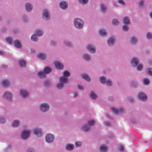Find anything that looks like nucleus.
<instances>
[{"label":"nucleus","instance_id":"nucleus-1","mask_svg":"<svg viewBox=\"0 0 152 152\" xmlns=\"http://www.w3.org/2000/svg\"><path fill=\"white\" fill-rule=\"evenodd\" d=\"M74 24L77 28L80 29L83 27L84 23L82 20L78 18L75 20Z\"/></svg>","mask_w":152,"mask_h":152},{"label":"nucleus","instance_id":"nucleus-2","mask_svg":"<svg viewBox=\"0 0 152 152\" xmlns=\"http://www.w3.org/2000/svg\"><path fill=\"white\" fill-rule=\"evenodd\" d=\"M55 138L54 136L52 134L48 133L45 136V140L48 143L52 142Z\"/></svg>","mask_w":152,"mask_h":152},{"label":"nucleus","instance_id":"nucleus-3","mask_svg":"<svg viewBox=\"0 0 152 152\" xmlns=\"http://www.w3.org/2000/svg\"><path fill=\"white\" fill-rule=\"evenodd\" d=\"M50 108V106L48 104L43 103L41 104L39 107L40 110L43 112L47 111Z\"/></svg>","mask_w":152,"mask_h":152},{"label":"nucleus","instance_id":"nucleus-4","mask_svg":"<svg viewBox=\"0 0 152 152\" xmlns=\"http://www.w3.org/2000/svg\"><path fill=\"white\" fill-rule=\"evenodd\" d=\"M138 98L144 102L147 99L148 97L144 93L142 92H140L138 93Z\"/></svg>","mask_w":152,"mask_h":152},{"label":"nucleus","instance_id":"nucleus-5","mask_svg":"<svg viewBox=\"0 0 152 152\" xmlns=\"http://www.w3.org/2000/svg\"><path fill=\"white\" fill-rule=\"evenodd\" d=\"M30 134L31 132L30 130H25L22 132L21 137L23 139H26L28 137Z\"/></svg>","mask_w":152,"mask_h":152},{"label":"nucleus","instance_id":"nucleus-6","mask_svg":"<svg viewBox=\"0 0 152 152\" xmlns=\"http://www.w3.org/2000/svg\"><path fill=\"white\" fill-rule=\"evenodd\" d=\"M12 93L8 91H7L4 92L3 97L4 98L6 99L9 100H11L12 98Z\"/></svg>","mask_w":152,"mask_h":152},{"label":"nucleus","instance_id":"nucleus-7","mask_svg":"<svg viewBox=\"0 0 152 152\" xmlns=\"http://www.w3.org/2000/svg\"><path fill=\"white\" fill-rule=\"evenodd\" d=\"M34 133L38 137H40L43 135L41 129L39 128H35L34 131Z\"/></svg>","mask_w":152,"mask_h":152},{"label":"nucleus","instance_id":"nucleus-8","mask_svg":"<svg viewBox=\"0 0 152 152\" xmlns=\"http://www.w3.org/2000/svg\"><path fill=\"white\" fill-rule=\"evenodd\" d=\"M56 68L58 69H63L64 68V65L58 61H55L54 62Z\"/></svg>","mask_w":152,"mask_h":152},{"label":"nucleus","instance_id":"nucleus-9","mask_svg":"<svg viewBox=\"0 0 152 152\" xmlns=\"http://www.w3.org/2000/svg\"><path fill=\"white\" fill-rule=\"evenodd\" d=\"M139 63V59L136 57H134L131 60V63L133 67H136Z\"/></svg>","mask_w":152,"mask_h":152},{"label":"nucleus","instance_id":"nucleus-10","mask_svg":"<svg viewBox=\"0 0 152 152\" xmlns=\"http://www.w3.org/2000/svg\"><path fill=\"white\" fill-rule=\"evenodd\" d=\"M43 18L48 20L50 18V15L47 10H44L42 15Z\"/></svg>","mask_w":152,"mask_h":152},{"label":"nucleus","instance_id":"nucleus-11","mask_svg":"<svg viewBox=\"0 0 152 152\" xmlns=\"http://www.w3.org/2000/svg\"><path fill=\"white\" fill-rule=\"evenodd\" d=\"M60 81L64 84H66L68 82V78L64 76H61L60 77Z\"/></svg>","mask_w":152,"mask_h":152},{"label":"nucleus","instance_id":"nucleus-12","mask_svg":"<svg viewBox=\"0 0 152 152\" xmlns=\"http://www.w3.org/2000/svg\"><path fill=\"white\" fill-rule=\"evenodd\" d=\"M112 111L115 113L116 114H119L120 113H122L124 111V109L122 108H120L119 110H118L115 107H112Z\"/></svg>","mask_w":152,"mask_h":152},{"label":"nucleus","instance_id":"nucleus-13","mask_svg":"<svg viewBox=\"0 0 152 152\" xmlns=\"http://www.w3.org/2000/svg\"><path fill=\"white\" fill-rule=\"evenodd\" d=\"M59 6L61 9L65 10L67 8L68 4L66 2L62 1L60 3Z\"/></svg>","mask_w":152,"mask_h":152},{"label":"nucleus","instance_id":"nucleus-14","mask_svg":"<svg viewBox=\"0 0 152 152\" xmlns=\"http://www.w3.org/2000/svg\"><path fill=\"white\" fill-rule=\"evenodd\" d=\"M1 85L4 87H8L10 86V83L8 80H4L1 82Z\"/></svg>","mask_w":152,"mask_h":152},{"label":"nucleus","instance_id":"nucleus-15","mask_svg":"<svg viewBox=\"0 0 152 152\" xmlns=\"http://www.w3.org/2000/svg\"><path fill=\"white\" fill-rule=\"evenodd\" d=\"M87 49L89 50V52L91 53H94L96 52V49L94 47H93L92 45H89L87 47Z\"/></svg>","mask_w":152,"mask_h":152},{"label":"nucleus","instance_id":"nucleus-16","mask_svg":"<svg viewBox=\"0 0 152 152\" xmlns=\"http://www.w3.org/2000/svg\"><path fill=\"white\" fill-rule=\"evenodd\" d=\"M96 121L94 120H91L87 121L86 122V124L89 127H91L94 126L95 124Z\"/></svg>","mask_w":152,"mask_h":152},{"label":"nucleus","instance_id":"nucleus-17","mask_svg":"<svg viewBox=\"0 0 152 152\" xmlns=\"http://www.w3.org/2000/svg\"><path fill=\"white\" fill-rule=\"evenodd\" d=\"M14 44L15 47L16 48H22V45L18 40H15L14 42Z\"/></svg>","mask_w":152,"mask_h":152},{"label":"nucleus","instance_id":"nucleus-18","mask_svg":"<svg viewBox=\"0 0 152 152\" xmlns=\"http://www.w3.org/2000/svg\"><path fill=\"white\" fill-rule=\"evenodd\" d=\"M20 94L22 97H25L28 96L29 93L25 90L21 89Z\"/></svg>","mask_w":152,"mask_h":152},{"label":"nucleus","instance_id":"nucleus-19","mask_svg":"<svg viewBox=\"0 0 152 152\" xmlns=\"http://www.w3.org/2000/svg\"><path fill=\"white\" fill-rule=\"evenodd\" d=\"M25 9L27 12H30L32 8V6L29 3H26L25 5Z\"/></svg>","mask_w":152,"mask_h":152},{"label":"nucleus","instance_id":"nucleus-20","mask_svg":"<svg viewBox=\"0 0 152 152\" xmlns=\"http://www.w3.org/2000/svg\"><path fill=\"white\" fill-rule=\"evenodd\" d=\"M74 148V145L71 144H67L66 146V149L69 151H72L73 150Z\"/></svg>","mask_w":152,"mask_h":152},{"label":"nucleus","instance_id":"nucleus-21","mask_svg":"<svg viewBox=\"0 0 152 152\" xmlns=\"http://www.w3.org/2000/svg\"><path fill=\"white\" fill-rule=\"evenodd\" d=\"M82 57L83 59L86 61H89L91 60V56L87 54H84Z\"/></svg>","mask_w":152,"mask_h":152},{"label":"nucleus","instance_id":"nucleus-22","mask_svg":"<svg viewBox=\"0 0 152 152\" xmlns=\"http://www.w3.org/2000/svg\"><path fill=\"white\" fill-rule=\"evenodd\" d=\"M99 149L102 152H106L107 151V147L104 145H102L100 146Z\"/></svg>","mask_w":152,"mask_h":152},{"label":"nucleus","instance_id":"nucleus-23","mask_svg":"<svg viewBox=\"0 0 152 152\" xmlns=\"http://www.w3.org/2000/svg\"><path fill=\"white\" fill-rule=\"evenodd\" d=\"M123 22L124 23L127 25H128L130 22L129 17H125L123 19Z\"/></svg>","mask_w":152,"mask_h":152},{"label":"nucleus","instance_id":"nucleus-24","mask_svg":"<svg viewBox=\"0 0 152 152\" xmlns=\"http://www.w3.org/2000/svg\"><path fill=\"white\" fill-rule=\"evenodd\" d=\"M19 64L20 66L24 68L26 66V62L23 60H20Z\"/></svg>","mask_w":152,"mask_h":152},{"label":"nucleus","instance_id":"nucleus-25","mask_svg":"<svg viewBox=\"0 0 152 152\" xmlns=\"http://www.w3.org/2000/svg\"><path fill=\"white\" fill-rule=\"evenodd\" d=\"M90 129V127L87 125L86 123L85 125H84L82 127V129L85 132H87L89 131Z\"/></svg>","mask_w":152,"mask_h":152},{"label":"nucleus","instance_id":"nucleus-26","mask_svg":"<svg viewBox=\"0 0 152 152\" xmlns=\"http://www.w3.org/2000/svg\"><path fill=\"white\" fill-rule=\"evenodd\" d=\"M19 123L20 122L18 120H14L13 122L12 126L13 127H18L19 126Z\"/></svg>","mask_w":152,"mask_h":152},{"label":"nucleus","instance_id":"nucleus-27","mask_svg":"<svg viewBox=\"0 0 152 152\" xmlns=\"http://www.w3.org/2000/svg\"><path fill=\"white\" fill-rule=\"evenodd\" d=\"M51 71V69L48 67H46L44 70V72L46 74H48Z\"/></svg>","mask_w":152,"mask_h":152},{"label":"nucleus","instance_id":"nucleus-28","mask_svg":"<svg viewBox=\"0 0 152 152\" xmlns=\"http://www.w3.org/2000/svg\"><path fill=\"white\" fill-rule=\"evenodd\" d=\"M114 42V39L113 37L110 38L107 41V43L109 45H111Z\"/></svg>","mask_w":152,"mask_h":152},{"label":"nucleus","instance_id":"nucleus-29","mask_svg":"<svg viewBox=\"0 0 152 152\" xmlns=\"http://www.w3.org/2000/svg\"><path fill=\"white\" fill-rule=\"evenodd\" d=\"M38 57L41 60H44L46 58L45 55L42 53H39L37 55Z\"/></svg>","mask_w":152,"mask_h":152},{"label":"nucleus","instance_id":"nucleus-30","mask_svg":"<svg viewBox=\"0 0 152 152\" xmlns=\"http://www.w3.org/2000/svg\"><path fill=\"white\" fill-rule=\"evenodd\" d=\"M90 97L93 99H95L97 97V95L93 91H91L90 94Z\"/></svg>","mask_w":152,"mask_h":152},{"label":"nucleus","instance_id":"nucleus-31","mask_svg":"<svg viewBox=\"0 0 152 152\" xmlns=\"http://www.w3.org/2000/svg\"><path fill=\"white\" fill-rule=\"evenodd\" d=\"M107 9V7L103 4H101V11L103 13H106V10Z\"/></svg>","mask_w":152,"mask_h":152},{"label":"nucleus","instance_id":"nucleus-32","mask_svg":"<svg viewBox=\"0 0 152 152\" xmlns=\"http://www.w3.org/2000/svg\"><path fill=\"white\" fill-rule=\"evenodd\" d=\"M137 41V39L135 36H133L131 38V43L133 44H135Z\"/></svg>","mask_w":152,"mask_h":152},{"label":"nucleus","instance_id":"nucleus-33","mask_svg":"<svg viewBox=\"0 0 152 152\" xmlns=\"http://www.w3.org/2000/svg\"><path fill=\"white\" fill-rule=\"evenodd\" d=\"M36 34L39 37L42 36L43 34V32L40 30H37L36 31Z\"/></svg>","mask_w":152,"mask_h":152},{"label":"nucleus","instance_id":"nucleus-34","mask_svg":"<svg viewBox=\"0 0 152 152\" xmlns=\"http://www.w3.org/2000/svg\"><path fill=\"white\" fill-rule=\"evenodd\" d=\"M100 34L102 36H105L106 35V32L105 30L103 29H101L99 30Z\"/></svg>","mask_w":152,"mask_h":152},{"label":"nucleus","instance_id":"nucleus-35","mask_svg":"<svg viewBox=\"0 0 152 152\" xmlns=\"http://www.w3.org/2000/svg\"><path fill=\"white\" fill-rule=\"evenodd\" d=\"M31 40L34 42H37L38 40V38L36 34L33 35L31 37Z\"/></svg>","mask_w":152,"mask_h":152},{"label":"nucleus","instance_id":"nucleus-36","mask_svg":"<svg viewBox=\"0 0 152 152\" xmlns=\"http://www.w3.org/2000/svg\"><path fill=\"white\" fill-rule=\"evenodd\" d=\"M82 77L86 80L88 82H90L91 79L87 75L84 74L82 75Z\"/></svg>","mask_w":152,"mask_h":152},{"label":"nucleus","instance_id":"nucleus-37","mask_svg":"<svg viewBox=\"0 0 152 152\" xmlns=\"http://www.w3.org/2000/svg\"><path fill=\"white\" fill-rule=\"evenodd\" d=\"M143 82L144 85H147L150 84V81L147 78H144L143 79Z\"/></svg>","mask_w":152,"mask_h":152},{"label":"nucleus","instance_id":"nucleus-38","mask_svg":"<svg viewBox=\"0 0 152 152\" xmlns=\"http://www.w3.org/2000/svg\"><path fill=\"white\" fill-rule=\"evenodd\" d=\"M100 80L101 83L102 84L105 83L107 80L105 77L103 76L100 77Z\"/></svg>","mask_w":152,"mask_h":152},{"label":"nucleus","instance_id":"nucleus-39","mask_svg":"<svg viewBox=\"0 0 152 152\" xmlns=\"http://www.w3.org/2000/svg\"><path fill=\"white\" fill-rule=\"evenodd\" d=\"M63 76H64L65 77H66L67 78V77H69L70 75V72L68 71H65L64 72H63Z\"/></svg>","mask_w":152,"mask_h":152},{"label":"nucleus","instance_id":"nucleus-40","mask_svg":"<svg viewBox=\"0 0 152 152\" xmlns=\"http://www.w3.org/2000/svg\"><path fill=\"white\" fill-rule=\"evenodd\" d=\"M106 85L108 86H111L112 84V81L110 79H107V80L105 83Z\"/></svg>","mask_w":152,"mask_h":152},{"label":"nucleus","instance_id":"nucleus-41","mask_svg":"<svg viewBox=\"0 0 152 152\" xmlns=\"http://www.w3.org/2000/svg\"><path fill=\"white\" fill-rule=\"evenodd\" d=\"M45 74L44 72H39L38 73V75L40 77H45Z\"/></svg>","mask_w":152,"mask_h":152},{"label":"nucleus","instance_id":"nucleus-42","mask_svg":"<svg viewBox=\"0 0 152 152\" xmlns=\"http://www.w3.org/2000/svg\"><path fill=\"white\" fill-rule=\"evenodd\" d=\"M64 84L62 83H58L57 85V87L59 89H61L63 87H64Z\"/></svg>","mask_w":152,"mask_h":152},{"label":"nucleus","instance_id":"nucleus-43","mask_svg":"<svg viewBox=\"0 0 152 152\" xmlns=\"http://www.w3.org/2000/svg\"><path fill=\"white\" fill-rule=\"evenodd\" d=\"M143 67V66L142 64H140L138 65H137V70L138 71H141Z\"/></svg>","mask_w":152,"mask_h":152},{"label":"nucleus","instance_id":"nucleus-44","mask_svg":"<svg viewBox=\"0 0 152 152\" xmlns=\"http://www.w3.org/2000/svg\"><path fill=\"white\" fill-rule=\"evenodd\" d=\"M6 41L10 44H11L12 40L11 37H8L6 39Z\"/></svg>","mask_w":152,"mask_h":152},{"label":"nucleus","instance_id":"nucleus-45","mask_svg":"<svg viewBox=\"0 0 152 152\" xmlns=\"http://www.w3.org/2000/svg\"><path fill=\"white\" fill-rule=\"evenodd\" d=\"M146 37L148 39L152 38V34L150 32H148L146 35Z\"/></svg>","mask_w":152,"mask_h":152},{"label":"nucleus","instance_id":"nucleus-46","mask_svg":"<svg viewBox=\"0 0 152 152\" xmlns=\"http://www.w3.org/2000/svg\"><path fill=\"white\" fill-rule=\"evenodd\" d=\"M112 23L114 25H117L119 23V22L117 19H114L113 20Z\"/></svg>","mask_w":152,"mask_h":152},{"label":"nucleus","instance_id":"nucleus-47","mask_svg":"<svg viewBox=\"0 0 152 152\" xmlns=\"http://www.w3.org/2000/svg\"><path fill=\"white\" fill-rule=\"evenodd\" d=\"M148 74L151 76H152V69L149 68L148 70Z\"/></svg>","mask_w":152,"mask_h":152},{"label":"nucleus","instance_id":"nucleus-48","mask_svg":"<svg viewBox=\"0 0 152 152\" xmlns=\"http://www.w3.org/2000/svg\"><path fill=\"white\" fill-rule=\"evenodd\" d=\"M118 149L120 151H123L124 150V148L122 146L120 145L118 147Z\"/></svg>","mask_w":152,"mask_h":152},{"label":"nucleus","instance_id":"nucleus-49","mask_svg":"<svg viewBox=\"0 0 152 152\" xmlns=\"http://www.w3.org/2000/svg\"><path fill=\"white\" fill-rule=\"evenodd\" d=\"M75 145L77 147L80 146L82 145V142H75Z\"/></svg>","mask_w":152,"mask_h":152},{"label":"nucleus","instance_id":"nucleus-50","mask_svg":"<svg viewBox=\"0 0 152 152\" xmlns=\"http://www.w3.org/2000/svg\"><path fill=\"white\" fill-rule=\"evenodd\" d=\"M88 0H79V2L80 3L83 4H85L88 2Z\"/></svg>","mask_w":152,"mask_h":152},{"label":"nucleus","instance_id":"nucleus-51","mask_svg":"<svg viewBox=\"0 0 152 152\" xmlns=\"http://www.w3.org/2000/svg\"><path fill=\"white\" fill-rule=\"evenodd\" d=\"M123 29L124 31H126L128 30L129 28L126 25H124L123 26Z\"/></svg>","mask_w":152,"mask_h":152},{"label":"nucleus","instance_id":"nucleus-52","mask_svg":"<svg viewBox=\"0 0 152 152\" xmlns=\"http://www.w3.org/2000/svg\"><path fill=\"white\" fill-rule=\"evenodd\" d=\"M118 2L119 3L124 5H125V2L123 0H118Z\"/></svg>","mask_w":152,"mask_h":152},{"label":"nucleus","instance_id":"nucleus-53","mask_svg":"<svg viewBox=\"0 0 152 152\" xmlns=\"http://www.w3.org/2000/svg\"><path fill=\"white\" fill-rule=\"evenodd\" d=\"M137 86V84L136 83L133 82L132 83L131 87H135Z\"/></svg>","mask_w":152,"mask_h":152},{"label":"nucleus","instance_id":"nucleus-54","mask_svg":"<svg viewBox=\"0 0 152 152\" xmlns=\"http://www.w3.org/2000/svg\"><path fill=\"white\" fill-rule=\"evenodd\" d=\"M5 120L4 118H0V123L1 124H4L5 123Z\"/></svg>","mask_w":152,"mask_h":152},{"label":"nucleus","instance_id":"nucleus-55","mask_svg":"<svg viewBox=\"0 0 152 152\" xmlns=\"http://www.w3.org/2000/svg\"><path fill=\"white\" fill-rule=\"evenodd\" d=\"M144 4V1L143 0H141L140 1L139 5L140 7H142Z\"/></svg>","mask_w":152,"mask_h":152},{"label":"nucleus","instance_id":"nucleus-56","mask_svg":"<svg viewBox=\"0 0 152 152\" xmlns=\"http://www.w3.org/2000/svg\"><path fill=\"white\" fill-rule=\"evenodd\" d=\"M65 43L66 44V45H67L68 46H70L71 45V43L67 41L65 42Z\"/></svg>","mask_w":152,"mask_h":152},{"label":"nucleus","instance_id":"nucleus-57","mask_svg":"<svg viewBox=\"0 0 152 152\" xmlns=\"http://www.w3.org/2000/svg\"><path fill=\"white\" fill-rule=\"evenodd\" d=\"M50 83V82L49 81H48V80L45 81L44 82L45 85L46 86H48V85Z\"/></svg>","mask_w":152,"mask_h":152},{"label":"nucleus","instance_id":"nucleus-58","mask_svg":"<svg viewBox=\"0 0 152 152\" xmlns=\"http://www.w3.org/2000/svg\"><path fill=\"white\" fill-rule=\"evenodd\" d=\"M128 101L131 102H133L134 101V99L131 97H129L128 98Z\"/></svg>","mask_w":152,"mask_h":152},{"label":"nucleus","instance_id":"nucleus-59","mask_svg":"<svg viewBox=\"0 0 152 152\" xmlns=\"http://www.w3.org/2000/svg\"><path fill=\"white\" fill-rule=\"evenodd\" d=\"M73 96L74 97H75L77 96L78 94L76 92H73Z\"/></svg>","mask_w":152,"mask_h":152},{"label":"nucleus","instance_id":"nucleus-60","mask_svg":"<svg viewBox=\"0 0 152 152\" xmlns=\"http://www.w3.org/2000/svg\"><path fill=\"white\" fill-rule=\"evenodd\" d=\"M78 88L80 90H84V89L83 88V87L80 85H79L78 86Z\"/></svg>","mask_w":152,"mask_h":152},{"label":"nucleus","instance_id":"nucleus-61","mask_svg":"<svg viewBox=\"0 0 152 152\" xmlns=\"http://www.w3.org/2000/svg\"><path fill=\"white\" fill-rule=\"evenodd\" d=\"M105 125L107 126H110V123L108 122H105Z\"/></svg>","mask_w":152,"mask_h":152},{"label":"nucleus","instance_id":"nucleus-62","mask_svg":"<svg viewBox=\"0 0 152 152\" xmlns=\"http://www.w3.org/2000/svg\"><path fill=\"white\" fill-rule=\"evenodd\" d=\"M50 44L52 45H54L56 43L53 41H51L50 42Z\"/></svg>","mask_w":152,"mask_h":152},{"label":"nucleus","instance_id":"nucleus-63","mask_svg":"<svg viewBox=\"0 0 152 152\" xmlns=\"http://www.w3.org/2000/svg\"><path fill=\"white\" fill-rule=\"evenodd\" d=\"M0 54L2 55L3 56H4L5 55V53L0 51Z\"/></svg>","mask_w":152,"mask_h":152},{"label":"nucleus","instance_id":"nucleus-64","mask_svg":"<svg viewBox=\"0 0 152 152\" xmlns=\"http://www.w3.org/2000/svg\"><path fill=\"white\" fill-rule=\"evenodd\" d=\"M150 15L151 17V18H152V12H151V13L150 14Z\"/></svg>","mask_w":152,"mask_h":152}]
</instances>
